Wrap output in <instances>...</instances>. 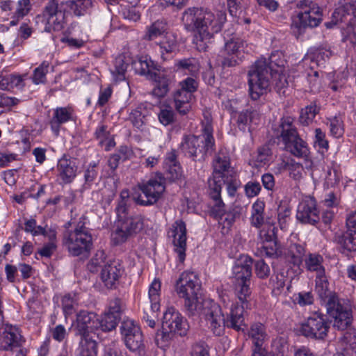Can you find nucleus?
<instances>
[{
  "mask_svg": "<svg viewBox=\"0 0 356 356\" xmlns=\"http://www.w3.org/2000/svg\"><path fill=\"white\" fill-rule=\"evenodd\" d=\"M143 308L144 311L143 320L149 327L154 328L156 325V320L158 318L159 309H153L147 302H143Z\"/></svg>",
  "mask_w": 356,
  "mask_h": 356,
  "instance_id": "obj_40",
  "label": "nucleus"
},
{
  "mask_svg": "<svg viewBox=\"0 0 356 356\" xmlns=\"http://www.w3.org/2000/svg\"><path fill=\"white\" fill-rule=\"evenodd\" d=\"M99 326H101L99 318L93 312L81 311L76 315L74 330L76 334L81 336V340L88 339L89 333L99 329Z\"/></svg>",
  "mask_w": 356,
  "mask_h": 356,
  "instance_id": "obj_17",
  "label": "nucleus"
},
{
  "mask_svg": "<svg viewBox=\"0 0 356 356\" xmlns=\"http://www.w3.org/2000/svg\"><path fill=\"white\" fill-rule=\"evenodd\" d=\"M120 319V316H118V314L107 312L103 318H99V322L101 323L99 328L105 332L111 331L116 327Z\"/></svg>",
  "mask_w": 356,
  "mask_h": 356,
  "instance_id": "obj_38",
  "label": "nucleus"
},
{
  "mask_svg": "<svg viewBox=\"0 0 356 356\" xmlns=\"http://www.w3.org/2000/svg\"><path fill=\"white\" fill-rule=\"evenodd\" d=\"M315 291L322 300L326 301L327 314L334 318L333 326L341 330L346 329L352 321L350 306L344 300L332 293L324 275H317Z\"/></svg>",
  "mask_w": 356,
  "mask_h": 356,
  "instance_id": "obj_4",
  "label": "nucleus"
},
{
  "mask_svg": "<svg viewBox=\"0 0 356 356\" xmlns=\"http://www.w3.org/2000/svg\"><path fill=\"white\" fill-rule=\"evenodd\" d=\"M63 244L74 257L88 254L92 246V237L88 229L81 221L73 231L63 235Z\"/></svg>",
  "mask_w": 356,
  "mask_h": 356,
  "instance_id": "obj_10",
  "label": "nucleus"
},
{
  "mask_svg": "<svg viewBox=\"0 0 356 356\" xmlns=\"http://www.w3.org/2000/svg\"><path fill=\"white\" fill-rule=\"evenodd\" d=\"M296 218L298 220L305 224L314 225L319 222V211L313 197H309L299 204Z\"/></svg>",
  "mask_w": 356,
  "mask_h": 356,
  "instance_id": "obj_18",
  "label": "nucleus"
},
{
  "mask_svg": "<svg viewBox=\"0 0 356 356\" xmlns=\"http://www.w3.org/2000/svg\"><path fill=\"white\" fill-rule=\"evenodd\" d=\"M248 44L246 42L238 38H232L228 40L222 51L223 67H233L238 65L247 52Z\"/></svg>",
  "mask_w": 356,
  "mask_h": 356,
  "instance_id": "obj_14",
  "label": "nucleus"
},
{
  "mask_svg": "<svg viewBox=\"0 0 356 356\" xmlns=\"http://www.w3.org/2000/svg\"><path fill=\"white\" fill-rule=\"evenodd\" d=\"M165 166L168 179L175 181L181 177V168L179 163L177 161V155L175 152H171L168 154L165 160Z\"/></svg>",
  "mask_w": 356,
  "mask_h": 356,
  "instance_id": "obj_30",
  "label": "nucleus"
},
{
  "mask_svg": "<svg viewBox=\"0 0 356 356\" xmlns=\"http://www.w3.org/2000/svg\"><path fill=\"white\" fill-rule=\"evenodd\" d=\"M275 56L272 54L268 60L264 58L257 60L248 71L249 91L252 99L257 100L270 90L273 64L280 65L274 60Z\"/></svg>",
  "mask_w": 356,
  "mask_h": 356,
  "instance_id": "obj_5",
  "label": "nucleus"
},
{
  "mask_svg": "<svg viewBox=\"0 0 356 356\" xmlns=\"http://www.w3.org/2000/svg\"><path fill=\"white\" fill-rule=\"evenodd\" d=\"M271 154V151L268 146L264 145L258 149L256 160L259 163H265L268 161V158Z\"/></svg>",
  "mask_w": 356,
  "mask_h": 356,
  "instance_id": "obj_63",
  "label": "nucleus"
},
{
  "mask_svg": "<svg viewBox=\"0 0 356 356\" xmlns=\"http://www.w3.org/2000/svg\"><path fill=\"white\" fill-rule=\"evenodd\" d=\"M249 337L252 341L254 348L260 350L268 337L264 325L261 323H254L249 331Z\"/></svg>",
  "mask_w": 356,
  "mask_h": 356,
  "instance_id": "obj_32",
  "label": "nucleus"
},
{
  "mask_svg": "<svg viewBox=\"0 0 356 356\" xmlns=\"http://www.w3.org/2000/svg\"><path fill=\"white\" fill-rule=\"evenodd\" d=\"M254 265V273L259 279H266L270 275V267L263 259L255 261Z\"/></svg>",
  "mask_w": 356,
  "mask_h": 356,
  "instance_id": "obj_48",
  "label": "nucleus"
},
{
  "mask_svg": "<svg viewBox=\"0 0 356 356\" xmlns=\"http://www.w3.org/2000/svg\"><path fill=\"white\" fill-rule=\"evenodd\" d=\"M253 260L245 256L237 260L233 266V279L235 293L241 303L233 305L230 312L225 317V327L233 328L236 331L243 330L244 310L249 309V299L251 295V277Z\"/></svg>",
  "mask_w": 356,
  "mask_h": 356,
  "instance_id": "obj_2",
  "label": "nucleus"
},
{
  "mask_svg": "<svg viewBox=\"0 0 356 356\" xmlns=\"http://www.w3.org/2000/svg\"><path fill=\"white\" fill-rule=\"evenodd\" d=\"M134 65L136 72L141 75L147 76L148 79H151L152 74H156L159 71V66L147 57L140 58L138 61L134 63Z\"/></svg>",
  "mask_w": 356,
  "mask_h": 356,
  "instance_id": "obj_28",
  "label": "nucleus"
},
{
  "mask_svg": "<svg viewBox=\"0 0 356 356\" xmlns=\"http://www.w3.org/2000/svg\"><path fill=\"white\" fill-rule=\"evenodd\" d=\"M214 138L211 135V128L207 127L205 134L196 136L194 135L184 137L181 144L182 152L195 161L204 159L205 155L213 151Z\"/></svg>",
  "mask_w": 356,
  "mask_h": 356,
  "instance_id": "obj_9",
  "label": "nucleus"
},
{
  "mask_svg": "<svg viewBox=\"0 0 356 356\" xmlns=\"http://www.w3.org/2000/svg\"><path fill=\"white\" fill-rule=\"evenodd\" d=\"M202 285L198 276L193 272H183L176 282V291L184 298V307L189 315L200 314L216 336L222 334L225 316L217 303L202 298Z\"/></svg>",
  "mask_w": 356,
  "mask_h": 356,
  "instance_id": "obj_1",
  "label": "nucleus"
},
{
  "mask_svg": "<svg viewBox=\"0 0 356 356\" xmlns=\"http://www.w3.org/2000/svg\"><path fill=\"white\" fill-rule=\"evenodd\" d=\"M323 261L322 256L310 254L305 263L309 270L316 271L318 275H324V268L322 266Z\"/></svg>",
  "mask_w": 356,
  "mask_h": 356,
  "instance_id": "obj_37",
  "label": "nucleus"
},
{
  "mask_svg": "<svg viewBox=\"0 0 356 356\" xmlns=\"http://www.w3.org/2000/svg\"><path fill=\"white\" fill-rule=\"evenodd\" d=\"M330 324L325 315L315 312L301 327L302 334L306 337L323 339L327 334Z\"/></svg>",
  "mask_w": 356,
  "mask_h": 356,
  "instance_id": "obj_15",
  "label": "nucleus"
},
{
  "mask_svg": "<svg viewBox=\"0 0 356 356\" xmlns=\"http://www.w3.org/2000/svg\"><path fill=\"white\" fill-rule=\"evenodd\" d=\"M321 13L318 7L314 6L300 13L293 21L292 27L298 29L300 33L307 27H316L321 21Z\"/></svg>",
  "mask_w": 356,
  "mask_h": 356,
  "instance_id": "obj_19",
  "label": "nucleus"
},
{
  "mask_svg": "<svg viewBox=\"0 0 356 356\" xmlns=\"http://www.w3.org/2000/svg\"><path fill=\"white\" fill-rule=\"evenodd\" d=\"M49 63L43 62L33 71V82L35 84L44 83L46 81V74L48 72Z\"/></svg>",
  "mask_w": 356,
  "mask_h": 356,
  "instance_id": "obj_46",
  "label": "nucleus"
},
{
  "mask_svg": "<svg viewBox=\"0 0 356 356\" xmlns=\"http://www.w3.org/2000/svg\"><path fill=\"white\" fill-rule=\"evenodd\" d=\"M22 345V336L15 327L6 328L2 333V341L0 350H12L15 347Z\"/></svg>",
  "mask_w": 356,
  "mask_h": 356,
  "instance_id": "obj_25",
  "label": "nucleus"
},
{
  "mask_svg": "<svg viewBox=\"0 0 356 356\" xmlns=\"http://www.w3.org/2000/svg\"><path fill=\"white\" fill-rule=\"evenodd\" d=\"M122 274L121 264L116 261H113L102 268L100 278L106 287L112 289L115 286Z\"/></svg>",
  "mask_w": 356,
  "mask_h": 356,
  "instance_id": "obj_21",
  "label": "nucleus"
},
{
  "mask_svg": "<svg viewBox=\"0 0 356 356\" xmlns=\"http://www.w3.org/2000/svg\"><path fill=\"white\" fill-rule=\"evenodd\" d=\"M76 302L75 295L67 293L63 297L62 308L65 316L71 315L74 312Z\"/></svg>",
  "mask_w": 356,
  "mask_h": 356,
  "instance_id": "obj_49",
  "label": "nucleus"
},
{
  "mask_svg": "<svg viewBox=\"0 0 356 356\" xmlns=\"http://www.w3.org/2000/svg\"><path fill=\"white\" fill-rule=\"evenodd\" d=\"M97 164L95 163H90L85 171L84 179L86 184L90 185L97 176L96 170Z\"/></svg>",
  "mask_w": 356,
  "mask_h": 356,
  "instance_id": "obj_58",
  "label": "nucleus"
},
{
  "mask_svg": "<svg viewBox=\"0 0 356 356\" xmlns=\"http://www.w3.org/2000/svg\"><path fill=\"white\" fill-rule=\"evenodd\" d=\"M168 30V24L165 20L159 19L150 25L147 30L144 39L146 40H153L157 37L165 33Z\"/></svg>",
  "mask_w": 356,
  "mask_h": 356,
  "instance_id": "obj_33",
  "label": "nucleus"
},
{
  "mask_svg": "<svg viewBox=\"0 0 356 356\" xmlns=\"http://www.w3.org/2000/svg\"><path fill=\"white\" fill-rule=\"evenodd\" d=\"M161 291V282L159 279H154L152 282L149 289V298L148 300L144 302H149V306H152L153 309H159V296Z\"/></svg>",
  "mask_w": 356,
  "mask_h": 356,
  "instance_id": "obj_34",
  "label": "nucleus"
},
{
  "mask_svg": "<svg viewBox=\"0 0 356 356\" xmlns=\"http://www.w3.org/2000/svg\"><path fill=\"white\" fill-rule=\"evenodd\" d=\"M57 168L60 177L65 184L72 182L76 175L78 166L74 158L64 155L58 161Z\"/></svg>",
  "mask_w": 356,
  "mask_h": 356,
  "instance_id": "obj_23",
  "label": "nucleus"
},
{
  "mask_svg": "<svg viewBox=\"0 0 356 356\" xmlns=\"http://www.w3.org/2000/svg\"><path fill=\"white\" fill-rule=\"evenodd\" d=\"M213 167L212 177L208 180L209 193L210 197L215 201V209H217L218 213H222L224 207L220 196L222 181L224 178L233 175L229 157L225 153H218L213 160Z\"/></svg>",
  "mask_w": 356,
  "mask_h": 356,
  "instance_id": "obj_7",
  "label": "nucleus"
},
{
  "mask_svg": "<svg viewBox=\"0 0 356 356\" xmlns=\"http://www.w3.org/2000/svg\"><path fill=\"white\" fill-rule=\"evenodd\" d=\"M346 232H336L334 241L339 246L342 252L356 251V229L347 226Z\"/></svg>",
  "mask_w": 356,
  "mask_h": 356,
  "instance_id": "obj_24",
  "label": "nucleus"
},
{
  "mask_svg": "<svg viewBox=\"0 0 356 356\" xmlns=\"http://www.w3.org/2000/svg\"><path fill=\"white\" fill-rule=\"evenodd\" d=\"M143 225V218L140 216H130L118 220L116 228L111 234L112 242L116 245L125 243L140 232Z\"/></svg>",
  "mask_w": 356,
  "mask_h": 356,
  "instance_id": "obj_12",
  "label": "nucleus"
},
{
  "mask_svg": "<svg viewBox=\"0 0 356 356\" xmlns=\"http://www.w3.org/2000/svg\"><path fill=\"white\" fill-rule=\"evenodd\" d=\"M194 95L185 91L177 90L173 94L174 106L181 115L188 113L192 107Z\"/></svg>",
  "mask_w": 356,
  "mask_h": 356,
  "instance_id": "obj_26",
  "label": "nucleus"
},
{
  "mask_svg": "<svg viewBox=\"0 0 356 356\" xmlns=\"http://www.w3.org/2000/svg\"><path fill=\"white\" fill-rule=\"evenodd\" d=\"M227 185V193L230 196H234L239 186L238 181L234 178L233 175L223 179L222 186Z\"/></svg>",
  "mask_w": 356,
  "mask_h": 356,
  "instance_id": "obj_53",
  "label": "nucleus"
},
{
  "mask_svg": "<svg viewBox=\"0 0 356 356\" xmlns=\"http://www.w3.org/2000/svg\"><path fill=\"white\" fill-rule=\"evenodd\" d=\"M191 356H209V350L207 344L204 341H199L192 346Z\"/></svg>",
  "mask_w": 356,
  "mask_h": 356,
  "instance_id": "obj_52",
  "label": "nucleus"
},
{
  "mask_svg": "<svg viewBox=\"0 0 356 356\" xmlns=\"http://www.w3.org/2000/svg\"><path fill=\"white\" fill-rule=\"evenodd\" d=\"M104 252L103 251H97L87 264L88 270L92 273H97L104 263Z\"/></svg>",
  "mask_w": 356,
  "mask_h": 356,
  "instance_id": "obj_45",
  "label": "nucleus"
},
{
  "mask_svg": "<svg viewBox=\"0 0 356 356\" xmlns=\"http://www.w3.org/2000/svg\"><path fill=\"white\" fill-rule=\"evenodd\" d=\"M120 331L127 348L131 351L139 350L143 347V336L140 327L134 321H123Z\"/></svg>",
  "mask_w": 356,
  "mask_h": 356,
  "instance_id": "obj_16",
  "label": "nucleus"
},
{
  "mask_svg": "<svg viewBox=\"0 0 356 356\" xmlns=\"http://www.w3.org/2000/svg\"><path fill=\"white\" fill-rule=\"evenodd\" d=\"M284 169L289 172L290 177L294 180L299 181L302 178L304 168L300 163L291 160L284 164Z\"/></svg>",
  "mask_w": 356,
  "mask_h": 356,
  "instance_id": "obj_44",
  "label": "nucleus"
},
{
  "mask_svg": "<svg viewBox=\"0 0 356 356\" xmlns=\"http://www.w3.org/2000/svg\"><path fill=\"white\" fill-rule=\"evenodd\" d=\"M319 109L315 103H312L310 105L307 106L301 111L300 122L303 125H308L313 121Z\"/></svg>",
  "mask_w": 356,
  "mask_h": 356,
  "instance_id": "obj_39",
  "label": "nucleus"
},
{
  "mask_svg": "<svg viewBox=\"0 0 356 356\" xmlns=\"http://www.w3.org/2000/svg\"><path fill=\"white\" fill-rule=\"evenodd\" d=\"M180 88L178 89L180 91H185L186 92L193 95L197 88V83L193 78L188 77L179 83Z\"/></svg>",
  "mask_w": 356,
  "mask_h": 356,
  "instance_id": "obj_54",
  "label": "nucleus"
},
{
  "mask_svg": "<svg viewBox=\"0 0 356 356\" xmlns=\"http://www.w3.org/2000/svg\"><path fill=\"white\" fill-rule=\"evenodd\" d=\"M160 47L166 53H172L175 51L177 47L175 36L172 34H167L164 40L161 42Z\"/></svg>",
  "mask_w": 356,
  "mask_h": 356,
  "instance_id": "obj_51",
  "label": "nucleus"
},
{
  "mask_svg": "<svg viewBox=\"0 0 356 356\" xmlns=\"http://www.w3.org/2000/svg\"><path fill=\"white\" fill-rule=\"evenodd\" d=\"M291 209L287 205L280 204L277 209V218L282 229L286 222V218L290 216Z\"/></svg>",
  "mask_w": 356,
  "mask_h": 356,
  "instance_id": "obj_56",
  "label": "nucleus"
},
{
  "mask_svg": "<svg viewBox=\"0 0 356 356\" xmlns=\"http://www.w3.org/2000/svg\"><path fill=\"white\" fill-rule=\"evenodd\" d=\"M171 232L175 251L178 254L179 261L182 262L186 257V227L185 222L182 220H176L172 226Z\"/></svg>",
  "mask_w": 356,
  "mask_h": 356,
  "instance_id": "obj_20",
  "label": "nucleus"
},
{
  "mask_svg": "<svg viewBox=\"0 0 356 356\" xmlns=\"http://www.w3.org/2000/svg\"><path fill=\"white\" fill-rule=\"evenodd\" d=\"M305 254V250L303 246L297 243L292 244L288 253L289 261L294 266H299L302 263Z\"/></svg>",
  "mask_w": 356,
  "mask_h": 356,
  "instance_id": "obj_35",
  "label": "nucleus"
},
{
  "mask_svg": "<svg viewBox=\"0 0 356 356\" xmlns=\"http://www.w3.org/2000/svg\"><path fill=\"white\" fill-rule=\"evenodd\" d=\"M259 122V113L252 108L241 112L236 121L238 128L243 131H245L251 124H257Z\"/></svg>",
  "mask_w": 356,
  "mask_h": 356,
  "instance_id": "obj_31",
  "label": "nucleus"
},
{
  "mask_svg": "<svg viewBox=\"0 0 356 356\" xmlns=\"http://www.w3.org/2000/svg\"><path fill=\"white\" fill-rule=\"evenodd\" d=\"M315 143H316L319 147L328 149V141L325 139V134L321 131V129H316L315 130Z\"/></svg>",
  "mask_w": 356,
  "mask_h": 356,
  "instance_id": "obj_64",
  "label": "nucleus"
},
{
  "mask_svg": "<svg viewBox=\"0 0 356 356\" xmlns=\"http://www.w3.org/2000/svg\"><path fill=\"white\" fill-rule=\"evenodd\" d=\"M277 138L284 144V149L300 158H307L309 150L305 141L300 136L291 116L282 117L277 129Z\"/></svg>",
  "mask_w": 356,
  "mask_h": 356,
  "instance_id": "obj_6",
  "label": "nucleus"
},
{
  "mask_svg": "<svg viewBox=\"0 0 356 356\" xmlns=\"http://www.w3.org/2000/svg\"><path fill=\"white\" fill-rule=\"evenodd\" d=\"M261 191V186L259 182L250 181L245 186V194L249 197H252L257 195Z\"/></svg>",
  "mask_w": 356,
  "mask_h": 356,
  "instance_id": "obj_59",
  "label": "nucleus"
},
{
  "mask_svg": "<svg viewBox=\"0 0 356 356\" xmlns=\"http://www.w3.org/2000/svg\"><path fill=\"white\" fill-rule=\"evenodd\" d=\"M146 111L143 108L142 111L141 107H137L133 110L129 115V119L133 125L137 129H142L143 125L147 122Z\"/></svg>",
  "mask_w": 356,
  "mask_h": 356,
  "instance_id": "obj_41",
  "label": "nucleus"
},
{
  "mask_svg": "<svg viewBox=\"0 0 356 356\" xmlns=\"http://www.w3.org/2000/svg\"><path fill=\"white\" fill-rule=\"evenodd\" d=\"M330 133L336 138L341 136L343 134L342 122L337 118H334L330 122Z\"/></svg>",
  "mask_w": 356,
  "mask_h": 356,
  "instance_id": "obj_55",
  "label": "nucleus"
},
{
  "mask_svg": "<svg viewBox=\"0 0 356 356\" xmlns=\"http://www.w3.org/2000/svg\"><path fill=\"white\" fill-rule=\"evenodd\" d=\"M178 69L188 71L192 75L195 74L199 71V63L194 58H184L179 60L176 63Z\"/></svg>",
  "mask_w": 356,
  "mask_h": 356,
  "instance_id": "obj_43",
  "label": "nucleus"
},
{
  "mask_svg": "<svg viewBox=\"0 0 356 356\" xmlns=\"http://www.w3.org/2000/svg\"><path fill=\"white\" fill-rule=\"evenodd\" d=\"M165 180L161 174H157L147 182L139 184L138 188L143 192L144 197L142 195L134 197V201L142 206H150L156 203L165 191Z\"/></svg>",
  "mask_w": 356,
  "mask_h": 356,
  "instance_id": "obj_11",
  "label": "nucleus"
},
{
  "mask_svg": "<svg viewBox=\"0 0 356 356\" xmlns=\"http://www.w3.org/2000/svg\"><path fill=\"white\" fill-rule=\"evenodd\" d=\"M150 79L155 82L153 95L160 98L165 97L169 91L170 79L167 76L159 70L156 74H152Z\"/></svg>",
  "mask_w": 356,
  "mask_h": 356,
  "instance_id": "obj_29",
  "label": "nucleus"
},
{
  "mask_svg": "<svg viewBox=\"0 0 356 356\" xmlns=\"http://www.w3.org/2000/svg\"><path fill=\"white\" fill-rule=\"evenodd\" d=\"M72 115V111L68 108L59 107L54 110L49 123L51 130L56 135H58L60 125L71 120Z\"/></svg>",
  "mask_w": 356,
  "mask_h": 356,
  "instance_id": "obj_27",
  "label": "nucleus"
},
{
  "mask_svg": "<svg viewBox=\"0 0 356 356\" xmlns=\"http://www.w3.org/2000/svg\"><path fill=\"white\" fill-rule=\"evenodd\" d=\"M352 19H356V5L353 2L346 3L338 6L334 11L332 20L325 24L327 28H332L339 22H350Z\"/></svg>",
  "mask_w": 356,
  "mask_h": 356,
  "instance_id": "obj_22",
  "label": "nucleus"
},
{
  "mask_svg": "<svg viewBox=\"0 0 356 356\" xmlns=\"http://www.w3.org/2000/svg\"><path fill=\"white\" fill-rule=\"evenodd\" d=\"M66 4L76 16L84 15L92 6L90 0H69Z\"/></svg>",
  "mask_w": 356,
  "mask_h": 356,
  "instance_id": "obj_36",
  "label": "nucleus"
},
{
  "mask_svg": "<svg viewBox=\"0 0 356 356\" xmlns=\"http://www.w3.org/2000/svg\"><path fill=\"white\" fill-rule=\"evenodd\" d=\"M261 249V254L268 257L276 258L282 254V250L277 241L264 244Z\"/></svg>",
  "mask_w": 356,
  "mask_h": 356,
  "instance_id": "obj_47",
  "label": "nucleus"
},
{
  "mask_svg": "<svg viewBox=\"0 0 356 356\" xmlns=\"http://www.w3.org/2000/svg\"><path fill=\"white\" fill-rule=\"evenodd\" d=\"M159 119L161 124L167 126L174 122L175 113L169 106H164L160 111Z\"/></svg>",
  "mask_w": 356,
  "mask_h": 356,
  "instance_id": "obj_50",
  "label": "nucleus"
},
{
  "mask_svg": "<svg viewBox=\"0 0 356 356\" xmlns=\"http://www.w3.org/2000/svg\"><path fill=\"white\" fill-rule=\"evenodd\" d=\"M259 235L265 244L277 241L275 228L274 227H270L267 230H261Z\"/></svg>",
  "mask_w": 356,
  "mask_h": 356,
  "instance_id": "obj_57",
  "label": "nucleus"
},
{
  "mask_svg": "<svg viewBox=\"0 0 356 356\" xmlns=\"http://www.w3.org/2000/svg\"><path fill=\"white\" fill-rule=\"evenodd\" d=\"M186 29L196 32L194 42L200 51H206L210 40L219 32L226 21V14L218 11L216 15L202 8L186 9L181 17Z\"/></svg>",
  "mask_w": 356,
  "mask_h": 356,
  "instance_id": "obj_3",
  "label": "nucleus"
},
{
  "mask_svg": "<svg viewBox=\"0 0 356 356\" xmlns=\"http://www.w3.org/2000/svg\"><path fill=\"white\" fill-rule=\"evenodd\" d=\"M47 1L42 14L37 15L36 19L46 21L44 31H60L64 29L66 23L65 13L58 8V0Z\"/></svg>",
  "mask_w": 356,
  "mask_h": 356,
  "instance_id": "obj_13",
  "label": "nucleus"
},
{
  "mask_svg": "<svg viewBox=\"0 0 356 356\" xmlns=\"http://www.w3.org/2000/svg\"><path fill=\"white\" fill-rule=\"evenodd\" d=\"M122 15L124 18L136 22L140 17V13L137 10L136 7L125 8L122 10Z\"/></svg>",
  "mask_w": 356,
  "mask_h": 356,
  "instance_id": "obj_62",
  "label": "nucleus"
},
{
  "mask_svg": "<svg viewBox=\"0 0 356 356\" xmlns=\"http://www.w3.org/2000/svg\"><path fill=\"white\" fill-rule=\"evenodd\" d=\"M80 352L77 356H97V343L94 340H81Z\"/></svg>",
  "mask_w": 356,
  "mask_h": 356,
  "instance_id": "obj_42",
  "label": "nucleus"
},
{
  "mask_svg": "<svg viewBox=\"0 0 356 356\" xmlns=\"http://www.w3.org/2000/svg\"><path fill=\"white\" fill-rule=\"evenodd\" d=\"M188 328V323L184 320L181 314L173 307L168 308L163 314L162 330L156 334V341L169 342L174 339L176 334L185 336Z\"/></svg>",
  "mask_w": 356,
  "mask_h": 356,
  "instance_id": "obj_8",
  "label": "nucleus"
},
{
  "mask_svg": "<svg viewBox=\"0 0 356 356\" xmlns=\"http://www.w3.org/2000/svg\"><path fill=\"white\" fill-rule=\"evenodd\" d=\"M30 10L31 4L28 0H19L15 14L18 16V18H22L29 13Z\"/></svg>",
  "mask_w": 356,
  "mask_h": 356,
  "instance_id": "obj_60",
  "label": "nucleus"
},
{
  "mask_svg": "<svg viewBox=\"0 0 356 356\" xmlns=\"http://www.w3.org/2000/svg\"><path fill=\"white\" fill-rule=\"evenodd\" d=\"M115 211L118 216V220H122L128 217V207L127 200H120L118 202V206L115 208Z\"/></svg>",
  "mask_w": 356,
  "mask_h": 356,
  "instance_id": "obj_61",
  "label": "nucleus"
}]
</instances>
